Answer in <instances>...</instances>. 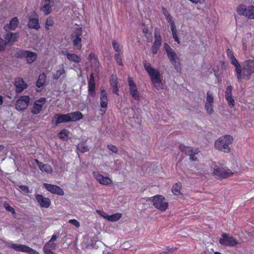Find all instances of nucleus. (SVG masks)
Masks as SVG:
<instances>
[{
    "label": "nucleus",
    "mask_w": 254,
    "mask_h": 254,
    "mask_svg": "<svg viewBox=\"0 0 254 254\" xmlns=\"http://www.w3.org/2000/svg\"><path fill=\"white\" fill-rule=\"evenodd\" d=\"M63 54L67 57V59L70 62L78 63L81 61L80 58L75 54H70L67 52H64Z\"/></svg>",
    "instance_id": "nucleus-29"
},
{
    "label": "nucleus",
    "mask_w": 254,
    "mask_h": 254,
    "mask_svg": "<svg viewBox=\"0 0 254 254\" xmlns=\"http://www.w3.org/2000/svg\"><path fill=\"white\" fill-rule=\"evenodd\" d=\"M90 57L91 63H95V64L96 65L97 63V60L94 54H90Z\"/></svg>",
    "instance_id": "nucleus-55"
},
{
    "label": "nucleus",
    "mask_w": 254,
    "mask_h": 254,
    "mask_svg": "<svg viewBox=\"0 0 254 254\" xmlns=\"http://www.w3.org/2000/svg\"><path fill=\"white\" fill-rule=\"evenodd\" d=\"M182 186L181 183H177L173 186L172 189V192L177 195H178L181 193V190Z\"/></svg>",
    "instance_id": "nucleus-38"
},
{
    "label": "nucleus",
    "mask_w": 254,
    "mask_h": 254,
    "mask_svg": "<svg viewBox=\"0 0 254 254\" xmlns=\"http://www.w3.org/2000/svg\"><path fill=\"white\" fill-rule=\"evenodd\" d=\"M164 48L169 60L174 57H178L174 50L168 44H164Z\"/></svg>",
    "instance_id": "nucleus-31"
},
{
    "label": "nucleus",
    "mask_w": 254,
    "mask_h": 254,
    "mask_svg": "<svg viewBox=\"0 0 254 254\" xmlns=\"http://www.w3.org/2000/svg\"><path fill=\"white\" fill-rule=\"evenodd\" d=\"M4 206L7 211L11 212L12 214H14L15 213L14 208L10 206L7 203H5L4 204Z\"/></svg>",
    "instance_id": "nucleus-51"
},
{
    "label": "nucleus",
    "mask_w": 254,
    "mask_h": 254,
    "mask_svg": "<svg viewBox=\"0 0 254 254\" xmlns=\"http://www.w3.org/2000/svg\"><path fill=\"white\" fill-rule=\"evenodd\" d=\"M3 98L2 96L0 95V106L3 104Z\"/></svg>",
    "instance_id": "nucleus-58"
},
{
    "label": "nucleus",
    "mask_w": 254,
    "mask_h": 254,
    "mask_svg": "<svg viewBox=\"0 0 254 254\" xmlns=\"http://www.w3.org/2000/svg\"><path fill=\"white\" fill-rule=\"evenodd\" d=\"M94 89L95 83L94 81L93 75L91 74L90 76V80L88 82V91L91 94H92L94 92Z\"/></svg>",
    "instance_id": "nucleus-40"
},
{
    "label": "nucleus",
    "mask_w": 254,
    "mask_h": 254,
    "mask_svg": "<svg viewBox=\"0 0 254 254\" xmlns=\"http://www.w3.org/2000/svg\"><path fill=\"white\" fill-rule=\"evenodd\" d=\"M30 97L27 95L21 96L19 97L15 103V109L19 111L25 110L29 105Z\"/></svg>",
    "instance_id": "nucleus-11"
},
{
    "label": "nucleus",
    "mask_w": 254,
    "mask_h": 254,
    "mask_svg": "<svg viewBox=\"0 0 254 254\" xmlns=\"http://www.w3.org/2000/svg\"><path fill=\"white\" fill-rule=\"evenodd\" d=\"M66 71L64 69L63 64L60 65L58 68L57 69L56 72L54 73L53 78L55 79H58L60 78L62 75L65 74Z\"/></svg>",
    "instance_id": "nucleus-34"
},
{
    "label": "nucleus",
    "mask_w": 254,
    "mask_h": 254,
    "mask_svg": "<svg viewBox=\"0 0 254 254\" xmlns=\"http://www.w3.org/2000/svg\"><path fill=\"white\" fill-rule=\"evenodd\" d=\"M4 148V147L2 145H0V151L2 150Z\"/></svg>",
    "instance_id": "nucleus-60"
},
{
    "label": "nucleus",
    "mask_w": 254,
    "mask_h": 254,
    "mask_svg": "<svg viewBox=\"0 0 254 254\" xmlns=\"http://www.w3.org/2000/svg\"><path fill=\"white\" fill-rule=\"evenodd\" d=\"M233 87L231 85L228 86L225 91V98L232 96Z\"/></svg>",
    "instance_id": "nucleus-44"
},
{
    "label": "nucleus",
    "mask_w": 254,
    "mask_h": 254,
    "mask_svg": "<svg viewBox=\"0 0 254 254\" xmlns=\"http://www.w3.org/2000/svg\"><path fill=\"white\" fill-rule=\"evenodd\" d=\"M143 33L145 34L146 37L148 40V41H151V33L149 30L147 28H144L143 30Z\"/></svg>",
    "instance_id": "nucleus-49"
},
{
    "label": "nucleus",
    "mask_w": 254,
    "mask_h": 254,
    "mask_svg": "<svg viewBox=\"0 0 254 254\" xmlns=\"http://www.w3.org/2000/svg\"><path fill=\"white\" fill-rule=\"evenodd\" d=\"M155 41L153 45L160 47L162 44V39L159 30L157 29L154 31Z\"/></svg>",
    "instance_id": "nucleus-35"
},
{
    "label": "nucleus",
    "mask_w": 254,
    "mask_h": 254,
    "mask_svg": "<svg viewBox=\"0 0 254 254\" xmlns=\"http://www.w3.org/2000/svg\"><path fill=\"white\" fill-rule=\"evenodd\" d=\"M107 147L110 151H111L113 153H117L118 151L117 147L116 146L113 145L112 144L108 145Z\"/></svg>",
    "instance_id": "nucleus-53"
},
{
    "label": "nucleus",
    "mask_w": 254,
    "mask_h": 254,
    "mask_svg": "<svg viewBox=\"0 0 254 254\" xmlns=\"http://www.w3.org/2000/svg\"><path fill=\"white\" fill-rule=\"evenodd\" d=\"M247 240H237L234 237L227 234H223L222 238L219 240V243L223 245L234 247L241 243L247 241Z\"/></svg>",
    "instance_id": "nucleus-8"
},
{
    "label": "nucleus",
    "mask_w": 254,
    "mask_h": 254,
    "mask_svg": "<svg viewBox=\"0 0 254 254\" xmlns=\"http://www.w3.org/2000/svg\"><path fill=\"white\" fill-rule=\"evenodd\" d=\"M214 254H221L219 252H215Z\"/></svg>",
    "instance_id": "nucleus-62"
},
{
    "label": "nucleus",
    "mask_w": 254,
    "mask_h": 254,
    "mask_svg": "<svg viewBox=\"0 0 254 254\" xmlns=\"http://www.w3.org/2000/svg\"><path fill=\"white\" fill-rule=\"evenodd\" d=\"M129 93L131 97L135 100H139L140 96L137 87L131 77L128 78Z\"/></svg>",
    "instance_id": "nucleus-15"
},
{
    "label": "nucleus",
    "mask_w": 254,
    "mask_h": 254,
    "mask_svg": "<svg viewBox=\"0 0 254 254\" xmlns=\"http://www.w3.org/2000/svg\"><path fill=\"white\" fill-rule=\"evenodd\" d=\"M212 174L217 178L225 179L231 177L233 173L218 162H212L210 165Z\"/></svg>",
    "instance_id": "nucleus-3"
},
{
    "label": "nucleus",
    "mask_w": 254,
    "mask_h": 254,
    "mask_svg": "<svg viewBox=\"0 0 254 254\" xmlns=\"http://www.w3.org/2000/svg\"><path fill=\"white\" fill-rule=\"evenodd\" d=\"M179 148L181 151L190 156V160L193 161L197 160V159L195 155L197 154L199 152L198 149H193L191 147L186 146L184 145H180Z\"/></svg>",
    "instance_id": "nucleus-14"
},
{
    "label": "nucleus",
    "mask_w": 254,
    "mask_h": 254,
    "mask_svg": "<svg viewBox=\"0 0 254 254\" xmlns=\"http://www.w3.org/2000/svg\"><path fill=\"white\" fill-rule=\"evenodd\" d=\"M237 13L249 19H254V6H246L245 4H239L236 8Z\"/></svg>",
    "instance_id": "nucleus-7"
},
{
    "label": "nucleus",
    "mask_w": 254,
    "mask_h": 254,
    "mask_svg": "<svg viewBox=\"0 0 254 254\" xmlns=\"http://www.w3.org/2000/svg\"><path fill=\"white\" fill-rule=\"evenodd\" d=\"M43 185L47 191L53 194L60 195H63L64 194V191L63 189L58 186L48 183H44Z\"/></svg>",
    "instance_id": "nucleus-16"
},
{
    "label": "nucleus",
    "mask_w": 254,
    "mask_h": 254,
    "mask_svg": "<svg viewBox=\"0 0 254 254\" xmlns=\"http://www.w3.org/2000/svg\"><path fill=\"white\" fill-rule=\"evenodd\" d=\"M151 82L154 87L160 90L163 88V83L161 79V75L151 79Z\"/></svg>",
    "instance_id": "nucleus-30"
},
{
    "label": "nucleus",
    "mask_w": 254,
    "mask_h": 254,
    "mask_svg": "<svg viewBox=\"0 0 254 254\" xmlns=\"http://www.w3.org/2000/svg\"><path fill=\"white\" fill-rule=\"evenodd\" d=\"M54 23L53 20L52 18H48L46 21V28L49 29L50 26L53 25Z\"/></svg>",
    "instance_id": "nucleus-52"
},
{
    "label": "nucleus",
    "mask_w": 254,
    "mask_h": 254,
    "mask_svg": "<svg viewBox=\"0 0 254 254\" xmlns=\"http://www.w3.org/2000/svg\"><path fill=\"white\" fill-rule=\"evenodd\" d=\"M50 0H43L42 2L41 11L46 15L49 14L51 11Z\"/></svg>",
    "instance_id": "nucleus-27"
},
{
    "label": "nucleus",
    "mask_w": 254,
    "mask_h": 254,
    "mask_svg": "<svg viewBox=\"0 0 254 254\" xmlns=\"http://www.w3.org/2000/svg\"><path fill=\"white\" fill-rule=\"evenodd\" d=\"M69 134V132L65 129H62L58 134V137L63 140H67Z\"/></svg>",
    "instance_id": "nucleus-37"
},
{
    "label": "nucleus",
    "mask_w": 254,
    "mask_h": 254,
    "mask_svg": "<svg viewBox=\"0 0 254 254\" xmlns=\"http://www.w3.org/2000/svg\"><path fill=\"white\" fill-rule=\"evenodd\" d=\"M100 106L102 108H106L108 106V99L107 94L105 90H102L100 94Z\"/></svg>",
    "instance_id": "nucleus-25"
},
{
    "label": "nucleus",
    "mask_w": 254,
    "mask_h": 254,
    "mask_svg": "<svg viewBox=\"0 0 254 254\" xmlns=\"http://www.w3.org/2000/svg\"><path fill=\"white\" fill-rule=\"evenodd\" d=\"M18 187L23 194H26L30 192L29 188L26 186L21 185L19 186Z\"/></svg>",
    "instance_id": "nucleus-46"
},
{
    "label": "nucleus",
    "mask_w": 254,
    "mask_h": 254,
    "mask_svg": "<svg viewBox=\"0 0 254 254\" xmlns=\"http://www.w3.org/2000/svg\"><path fill=\"white\" fill-rule=\"evenodd\" d=\"M17 57L18 58H24L27 63L31 64L36 61L38 58V54L36 53L27 50H20L17 53Z\"/></svg>",
    "instance_id": "nucleus-9"
},
{
    "label": "nucleus",
    "mask_w": 254,
    "mask_h": 254,
    "mask_svg": "<svg viewBox=\"0 0 254 254\" xmlns=\"http://www.w3.org/2000/svg\"><path fill=\"white\" fill-rule=\"evenodd\" d=\"M227 54L230 63L235 68L238 81L240 82L244 78L250 79L252 74L254 73V59L245 61L241 66L231 50L228 49Z\"/></svg>",
    "instance_id": "nucleus-1"
},
{
    "label": "nucleus",
    "mask_w": 254,
    "mask_h": 254,
    "mask_svg": "<svg viewBox=\"0 0 254 254\" xmlns=\"http://www.w3.org/2000/svg\"><path fill=\"white\" fill-rule=\"evenodd\" d=\"M97 212L102 217H103V218L106 219H108V218H109V215L106 213L105 212L103 211H100V210H97Z\"/></svg>",
    "instance_id": "nucleus-54"
},
{
    "label": "nucleus",
    "mask_w": 254,
    "mask_h": 254,
    "mask_svg": "<svg viewBox=\"0 0 254 254\" xmlns=\"http://www.w3.org/2000/svg\"><path fill=\"white\" fill-rule=\"evenodd\" d=\"M113 48L115 50V51L117 52V53H120L121 51V47L120 45L117 43L116 41L113 42Z\"/></svg>",
    "instance_id": "nucleus-47"
},
{
    "label": "nucleus",
    "mask_w": 254,
    "mask_h": 254,
    "mask_svg": "<svg viewBox=\"0 0 254 254\" xmlns=\"http://www.w3.org/2000/svg\"><path fill=\"white\" fill-rule=\"evenodd\" d=\"M164 48L169 60L174 57H178L174 50L168 44H164Z\"/></svg>",
    "instance_id": "nucleus-32"
},
{
    "label": "nucleus",
    "mask_w": 254,
    "mask_h": 254,
    "mask_svg": "<svg viewBox=\"0 0 254 254\" xmlns=\"http://www.w3.org/2000/svg\"><path fill=\"white\" fill-rule=\"evenodd\" d=\"M35 197L37 202L41 207L47 208L50 206L51 201L49 198L39 194H36Z\"/></svg>",
    "instance_id": "nucleus-22"
},
{
    "label": "nucleus",
    "mask_w": 254,
    "mask_h": 254,
    "mask_svg": "<svg viewBox=\"0 0 254 254\" xmlns=\"http://www.w3.org/2000/svg\"><path fill=\"white\" fill-rule=\"evenodd\" d=\"M82 29L78 28L74 30L72 34L73 46L75 49L80 50L81 48Z\"/></svg>",
    "instance_id": "nucleus-12"
},
{
    "label": "nucleus",
    "mask_w": 254,
    "mask_h": 254,
    "mask_svg": "<svg viewBox=\"0 0 254 254\" xmlns=\"http://www.w3.org/2000/svg\"><path fill=\"white\" fill-rule=\"evenodd\" d=\"M153 205L159 210L164 212L168 208V203L166 201L164 196L161 195H156L151 198Z\"/></svg>",
    "instance_id": "nucleus-6"
},
{
    "label": "nucleus",
    "mask_w": 254,
    "mask_h": 254,
    "mask_svg": "<svg viewBox=\"0 0 254 254\" xmlns=\"http://www.w3.org/2000/svg\"><path fill=\"white\" fill-rule=\"evenodd\" d=\"M110 84L113 87V92L118 94L117 78L115 75H112L110 78Z\"/></svg>",
    "instance_id": "nucleus-36"
},
{
    "label": "nucleus",
    "mask_w": 254,
    "mask_h": 254,
    "mask_svg": "<svg viewBox=\"0 0 254 254\" xmlns=\"http://www.w3.org/2000/svg\"><path fill=\"white\" fill-rule=\"evenodd\" d=\"M93 176L94 178L97 180V181H98L100 184L102 185H109L112 184L113 182L111 178L107 177H105L98 172H94L93 173Z\"/></svg>",
    "instance_id": "nucleus-18"
},
{
    "label": "nucleus",
    "mask_w": 254,
    "mask_h": 254,
    "mask_svg": "<svg viewBox=\"0 0 254 254\" xmlns=\"http://www.w3.org/2000/svg\"><path fill=\"white\" fill-rule=\"evenodd\" d=\"M57 238V236L56 235H53L50 240L44 246V251L46 254H53V251L56 247V244L55 242Z\"/></svg>",
    "instance_id": "nucleus-17"
},
{
    "label": "nucleus",
    "mask_w": 254,
    "mask_h": 254,
    "mask_svg": "<svg viewBox=\"0 0 254 254\" xmlns=\"http://www.w3.org/2000/svg\"><path fill=\"white\" fill-rule=\"evenodd\" d=\"M0 254H2L0 253Z\"/></svg>",
    "instance_id": "nucleus-64"
},
{
    "label": "nucleus",
    "mask_w": 254,
    "mask_h": 254,
    "mask_svg": "<svg viewBox=\"0 0 254 254\" xmlns=\"http://www.w3.org/2000/svg\"><path fill=\"white\" fill-rule=\"evenodd\" d=\"M19 37L18 33H8L5 36V41L7 45H12Z\"/></svg>",
    "instance_id": "nucleus-23"
},
{
    "label": "nucleus",
    "mask_w": 254,
    "mask_h": 254,
    "mask_svg": "<svg viewBox=\"0 0 254 254\" xmlns=\"http://www.w3.org/2000/svg\"><path fill=\"white\" fill-rule=\"evenodd\" d=\"M7 44L1 38H0V53L4 51Z\"/></svg>",
    "instance_id": "nucleus-45"
},
{
    "label": "nucleus",
    "mask_w": 254,
    "mask_h": 254,
    "mask_svg": "<svg viewBox=\"0 0 254 254\" xmlns=\"http://www.w3.org/2000/svg\"><path fill=\"white\" fill-rule=\"evenodd\" d=\"M160 47H158V46H155V45H153L152 46V53L153 54H157L159 49Z\"/></svg>",
    "instance_id": "nucleus-56"
},
{
    "label": "nucleus",
    "mask_w": 254,
    "mask_h": 254,
    "mask_svg": "<svg viewBox=\"0 0 254 254\" xmlns=\"http://www.w3.org/2000/svg\"><path fill=\"white\" fill-rule=\"evenodd\" d=\"M175 250V249L173 248H170V247H168L167 249V250L168 252H171V251H173Z\"/></svg>",
    "instance_id": "nucleus-59"
},
{
    "label": "nucleus",
    "mask_w": 254,
    "mask_h": 254,
    "mask_svg": "<svg viewBox=\"0 0 254 254\" xmlns=\"http://www.w3.org/2000/svg\"><path fill=\"white\" fill-rule=\"evenodd\" d=\"M225 98L228 103V106L230 107H234V106H235V100L233 96L226 97Z\"/></svg>",
    "instance_id": "nucleus-43"
},
{
    "label": "nucleus",
    "mask_w": 254,
    "mask_h": 254,
    "mask_svg": "<svg viewBox=\"0 0 254 254\" xmlns=\"http://www.w3.org/2000/svg\"><path fill=\"white\" fill-rule=\"evenodd\" d=\"M122 217V214L120 213H117L111 215H109L108 220L111 222H115L119 220Z\"/></svg>",
    "instance_id": "nucleus-41"
},
{
    "label": "nucleus",
    "mask_w": 254,
    "mask_h": 254,
    "mask_svg": "<svg viewBox=\"0 0 254 254\" xmlns=\"http://www.w3.org/2000/svg\"><path fill=\"white\" fill-rule=\"evenodd\" d=\"M233 137L229 135L222 136L219 137L215 142V148L219 151L224 152H229L231 150Z\"/></svg>",
    "instance_id": "nucleus-4"
},
{
    "label": "nucleus",
    "mask_w": 254,
    "mask_h": 254,
    "mask_svg": "<svg viewBox=\"0 0 254 254\" xmlns=\"http://www.w3.org/2000/svg\"><path fill=\"white\" fill-rule=\"evenodd\" d=\"M204 103L205 109L207 113L210 115L213 114L214 112V97L211 92L209 91L207 92Z\"/></svg>",
    "instance_id": "nucleus-13"
},
{
    "label": "nucleus",
    "mask_w": 254,
    "mask_h": 254,
    "mask_svg": "<svg viewBox=\"0 0 254 254\" xmlns=\"http://www.w3.org/2000/svg\"><path fill=\"white\" fill-rule=\"evenodd\" d=\"M19 23L18 19L17 17L13 18L10 21L9 24L4 25L3 29L5 31L15 30Z\"/></svg>",
    "instance_id": "nucleus-26"
},
{
    "label": "nucleus",
    "mask_w": 254,
    "mask_h": 254,
    "mask_svg": "<svg viewBox=\"0 0 254 254\" xmlns=\"http://www.w3.org/2000/svg\"><path fill=\"white\" fill-rule=\"evenodd\" d=\"M115 59L119 65H122V59L120 53H116L115 56Z\"/></svg>",
    "instance_id": "nucleus-48"
},
{
    "label": "nucleus",
    "mask_w": 254,
    "mask_h": 254,
    "mask_svg": "<svg viewBox=\"0 0 254 254\" xmlns=\"http://www.w3.org/2000/svg\"><path fill=\"white\" fill-rule=\"evenodd\" d=\"M144 66L145 70L149 75L151 79L160 75L159 70L153 68L150 63H144Z\"/></svg>",
    "instance_id": "nucleus-19"
},
{
    "label": "nucleus",
    "mask_w": 254,
    "mask_h": 254,
    "mask_svg": "<svg viewBox=\"0 0 254 254\" xmlns=\"http://www.w3.org/2000/svg\"><path fill=\"white\" fill-rule=\"evenodd\" d=\"M45 102L46 99L45 98H41L39 100L36 101L33 104V108L31 110V113L34 114H39L41 111Z\"/></svg>",
    "instance_id": "nucleus-21"
},
{
    "label": "nucleus",
    "mask_w": 254,
    "mask_h": 254,
    "mask_svg": "<svg viewBox=\"0 0 254 254\" xmlns=\"http://www.w3.org/2000/svg\"><path fill=\"white\" fill-rule=\"evenodd\" d=\"M129 111H131V112H132V110L130 109V110H129Z\"/></svg>",
    "instance_id": "nucleus-63"
},
{
    "label": "nucleus",
    "mask_w": 254,
    "mask_h": 254,
    "mask_svg": "<svg viewBox=\"0 0 254 254\" xmlns=\"http://www.w3.org/2000/svg\"><path fill=\"white\" fill-rule=\"evenodd\" d=\"M77 148L78 151L82 153L86 152L89 150L88 147L83 143L78 144Z\"/></svg>",
    "instance_id": "nucleus-42"
},
{
    "label": "nucleus",
    "mask_w": 254,
    "mask_h": 254,
    "mask_svg": "<svg viewBox=\"0 0 254 254\" xmlns=\"http://www.w3.org/2000/svg\"><path fill=\"white\" fill-rule=\"evenodd\" d=\"M160 254H167V252H162L160 253Z\"/></svg>",
    "instance_id": "nucleus-61"
},
{
    "label": "nucleus",
    "mask_w": 254,
    "mask_h": 254,
    "mask_svg": "<svg viewBox=\"0 0 254 254\" xmlns=\"http://www.w3.org/2000/svg\"><path fill=\"white\" fill-rule=\"evenodd\" d=\"M169 60L172 64L174 66L176 71L177 72H180L182 68L180 59L178 58V57H174Z\"/></svg>",
    "instance_id": "nucleus-33"
},
{
    "label": "nucleus",
    "mask_w": 254,
    "mask_h": 254,
    "mask_svg": "<svg viewBox=\"0 0 254 254\" xmlns=\"http://www.w3.org/2000/svg\"><path fill=\"white\" fill-rule=\"evenodd\" d=\"M28 26L30 28L38 29L40 28L39 23V19L38 16L35 14L33 17H30L29 18V21L28 22Z\"/></svg>",
    "instance_id": "nucleus-28"
},
{
    "label": "nucleus",
    "mask_w": 254,
    "mask_h": 254,
    "mask_svg": "<svg viewBox=\"0 0 254 254\" xmlns=\"http://www.w3.org/2000/svg\"><path fill=\"white\" fill-rule=\"evenodd\" d=\"M162 10L167 21L170 24L172 36L175 41L179 44L180 40L178 36V31L174 18L170 15L167 9L165 8H163Z\"/></svg>",
    "instance_id": "nucleus-5"
},
{
    "label": "nucleus",
    "mask_w": 254,
    "mask_h": 254,
    "mask_svg": "<svg viewBox=\"0 0 254 254\" xmlns=\"http://www.w3.org/2000/svg\"><path fill=\"white\" fill-rule=\"evenodd\" d=\"M46 79V76L44 73H41L39 75L38 79L37 81V86L38 87H42L45 83Z\"/></svg>",
    "instance_id": "nucleus-39"
},
{
    "label": "nucleus",
    "mask_w": 254,
    "mask_h": 254,
    "mask_svg": "<svg viewBox=\"0 0 254 254\" xmlns=\"http://www.w3.org/2000/svg\"><path fill=\"white\" fill-rule=\"evenodd\" d=\"M83 118L82 114L79 112H74L67 114H56L53 118V122L56 125L60 124L75 122Z\"/></svg>",
    "instance_id": "nucleus-2"
},
{
    "label": "nucleus",
    "mask_w": 254,
    "mask_h": 254,
    "mask_svg": "<svg viewBox=\"0 0 254 254\" xmlns=\"http://www.w3.org/2000/svg\"><path fill=\"white\" fill-rule=\"evenodd\" d=\"M69 223L75 226L76 228H79L80 226V223L76 219H70L68 221Z\"/></svg>",
    "instance_id": "nucleus-50"
},
{
    "label": "nucleus",
    "mask_w": 254,
    "mask_h": 254,
    "mask_svg": "<svg viewBox=\"0 0 254 254\" xmlns=\"http://www.w3.org/2000/svg\"><path fill=\"white\" fill-rule=\"evenodd\" d=\"M7 245L9 248L18 252L27 253L29 254H39L37 251L25 245L14 244L10 241L7 242Z\"/></svg>",
    "instance_id": "nucleus-10"
},
{
    "label": "nucleus",
    "mask_w": 254,
    "mask_h": 254,
    "mask_svg": "<svg viewBox=\"0 0 254 254\" xmlns=\"http://www.w3.org/2000/svg\"><path fill=\"white\" fill-rule=\"evenodd\" d=\"M14 86L15 91L17 93L22 92L27 87V84L25 82L23 79L21 77H17L15 79Z\"/></svg>",
    "instance_id": "nucleus-20"
},
{
    "label": "nucleus",
    "mask_w": 254,
    "mask_h": 254,
    "mask_svg": "<svg viewBox=\"0 0 254 254\" xmlns=\"http://www.w3.org/2000/svg\"><path fill=\"white\" fill-rule=\"evenodd\" d=\"M6 16H3L1 15V16H0V23L4 22L5 20L6 19Z\"/></svg>",
    "instance_id": "nucleus-57"
},
{
    "label": "nucleus",
    "mask_w": 254,
    "mask_h": 254,
    "mask_svg": "<svg viewBox=\"0 0 254 254\" xmlns=\"http://www.w3.org/2000/svg\"><path fill=\"white\" fill-rule=\"evenodd\" d=\"M35 161L37 163L39 169L43 173L47 174H51L53 172V169L52 167L48 164H44L41 162H40L37 160H35Z\"/></svg>",
    "instance_id": "nucleus-24"
}]
</instances>
